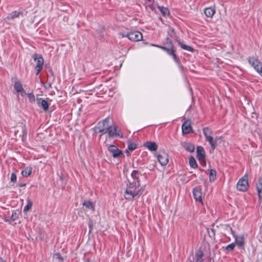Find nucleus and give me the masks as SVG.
I'll use <instances>...</instances> for the list:
<instances>
[{"label": "nucleus", "mask_w": 262, "mask_h": 262, "mask_svg": "<svg viewBox=\"0 0 262 262\" xmlns=\"http://www.w3.org/2000/svg\"><path fill=\"white\" fill-rule=\"evenodd\" d=\"M197 158L200 162H205V152L202 146H199L196 148Z\"/></svg>", "instance_id": "obj_11"}, {"label": "nucleus", "mask_w": 262, "mask_h": 262, "mask_svg": "<svg viewBox=\"0 0 262 262\" xmlns=\"http://www.w3.org/2000/svg\"><path fill=\"white\" fill-rule=\"evenodd\" d=\"M88 225H89V233H91L92 232V231L93 230V225H94V223H93V221L90 219L89 221V223H88Z\"/></svg>", "instance_id": "obj_43"}, {"label": "nucleus", "mask_w": 262, "mask_h": 262, "mask_svg": "<svg viewBox=\"0 0 262 262\" xmlns=\"http://www.w3.org/2000/svg\"><path fill=\"white\" fill-rule=\"evenodd\" d=\"M192 193L195 200L203 204L201 188L200 186L194 187L193 189Z\"/></svg>", "instance_id": "obj_9"}, {"label": "nucleus", "mask_w": 262, "mask_h": 262, "mask_svg": "<svg viewBox=\"0 0 262 262\" xmlns=\"http://www.w3.org/2000/svg\"><path fill=\"white\" fill-rule=\"evenodd\" d=\"M182 130L183 134H188L193 132L190 120H188L184 121L182 125Z\"/></svg>", "instance_id": "obj_10"}, {"label": "nucleus", "mask_w": 262, "mask_h": 262, "mask_svg": "<svg viewBox=\"0 0 262 262\" xmlns=\"http://www.w3.org/2000/svg\"><path fill=\"white\" fill-rule=\"evenodd\" d=\"M32 57L36 62V66L35 67L36 75H38L42 69L44 59L41 55L37 54H33Z\"/></svg>", "instance_id": "obj_2"}, {"label": "nucleus", "mask_w": 262, "mask_h": 262, "mask_svg": "<svg viewBox=\"0 0 262 262\" xmlns=\"http://www.w3.org/2000/svg\"><path fill=\"white\" fill-rule=\"evenodd\" d=\"M206 140L208 141L211 145L212 150H214L216 147L217 143L216 141L213 139V137H208V138H206Z\"/></svg>", "instance_id": "obj_25"}, {"label": "nucleus", "mask_w": 262, "mask_h": 262, "mask_svg": "<svg viewBox=\"0 0 262 262\" xmlns=\"http://www.w3.org/2000/svg\"><path fill=\"white\" fill-rule=\"evenodd\" d=\"M204 14L208 17H212L215 13V10L212 7L206 8L204 10Z\"/></svg>", "instance_id": "obj_20"}, {"label": "nucleus", "mask_w": 262, "mask_h": 262, "mask_svg": "<svg viewBox=\"0 0 262 262\" xmlns=\"http://www.w3.org/2000/svg\"><path fill=\"white\" fill-rule=\"evenodd\" d=\"M18 217V213L16 212H14L12 213L11 217L10 220L11 221H14L16 220H17Z\"/></svg>", "instance_id": "obj_39"}, {"label": "nucleus", "mask_w": 262, "mask_h": 262, "mask_svg": "<svg viewBox=\"0 0 262 262\" xmlns=\"http://www.w3.org/2000/svg\"><path fill=\"white\" fill-rule=\"evenodd\" d=\"M137 148L136 144L134 143H129L128 145V149L130 150H134Z\"/></svg>", "instance_id": "obj_41"}, {"label": "nucleus", "mask_w": 262, "mask_h": 262, "mask_svg": "<svg viewBox=\"0 0 262 262\" xmlns=\"http://www.w3.org/2000/svg\"><path fill=\"white\" fill-rule=\"evenodd\" d=\"M124 198L128 201L133 200L135 198V192L126 188L124 194Z\"/></svg>", "instance_id": "obj_18"}, {"label": "nucleus", "mask_w": 262, "mask_h": 262, "mask_svg": "<svg viewBox=\"0 0 262 262\" xmlns=\"http://www.w3.org/2000/svg\"><path fill=\"white\" fill-rule=\"evenodd\" d=\"M96 128L98 129V133H100V136L101 137L103 135L107 133L108 129V125H106V126H104V127L102 125H98V126L96 127Z\"/></svg>", "instance_id": "obj_23"}, {"label": "nucleus", "mask_w": 262, "mask_h": 262, "mask_svg": "<svg viewBox=\"0 0 262 262\" xmlns=\"http://www.w3.org/2000/svg\"><path fill=\"white\" fill-rule=\"evenodd\" d=\"M28 97L31 100V99H33V101H35V96L33 94H28Z\"/></svg>", "instance_id": "obj_46"}, {"label": "nucleus", "mask_w": 262, "mask_h": 262, "mask_svg": "<svg viewBox=\"0 0 262 262\" xmlns=\"http://www.w3.org/2000/svg\"><path fill=\"white\" fill-rule=\"evenodd\" d=\"M158 8L164 17L168 16L170 13L169 10L167 8L164 7L163 6H159Z\"/></svg>", "instance_id": "obj_29"}, {"label": "nucleus", "mask_w": 262, "mask_h": 262, "mask_svg": "<svg viewBox=\"0 0 262 262\" xmlns=\"http://www.w3.org/2000/svg\"><path fill=\"white\" fill-rule=\"evenodd\" d=\"M139 171L136 170H134L131 173L132 177L134 179V181H139V178L138 177Z\"/></svg>", "instance_id": "obj_34"}, {"label": "nucleus", "mask_w": 262, "mask_h": 262, "mask_svg": "<svg viewBox=\"0 0 262 262\" xmlns=\"http://www.w3.org/2000/svg\"><path fill=\"white\" fill-rule=\"evenodd\" d=\"M26 185L25 183H20L18 184V186L20 187H25Z\"/></svg>", "instance_id": "obj_48"}, {"label": "nucleus", "mask_w": 262, "mask_h": 262, "mask_svg": "<svg viewBox=\"0 0 262 262\" xmlns=\"http://www.w3.org/2000/svg\"><path fill=\"white\" fill-rule=\"evenodd\" d=\"M85 262H91V261H90V259L88 258L85 260Z\"/></svg>", "instance_id": "obj_50"}, {"label": "nucleus", "mask_w": 262, "mask_h": 262, "mask_svg": "<svg viewBox=\"0 0 262 262\" xmlns=\"http://www.w3.org/2000/svg\"><path fill=\"white\" fill-rule=\"evenodd\" d=\"M107 133L108 136L110 138H113L114 137L122 138L123 137V134L121 132L120 130H118V126L116 124H114L113 125H108Z\"/></svg>", "instance_id": "obj_1"}, {"label": "nucleus", "mask_w": 262, "mask_h": 262, "mask_svg": "<svg viewBox=\"0 0 262 262\" xmlns=\"http://www.w3.org/2000/svg\"><path fill=\"white\" fill-rule=\"evenodd\" d=\"M144 146L151 151H156L158 148V145L155 142H146Z\"/></svg>", "instance_id": "obj_17"}, {"label": "nucleus", "mask_w": 262, "mask_h": 262, "mask_svg": "<svg viewBox=\"0 0 262 262\" xmlns=\"http://www.w3.org/2000/svg\"><path fill=\"white\" fill-rule=\"evenodd\" d=\"M143 189L141 188L139 190H138L136 192L135 191V198H139L143 193Z\"/></svg>", "instance_id": "obj_42"}, {"label": "nucleus", "mask_w": 262, "mask_h": 262, "mask_svg": "<svg viewBox=\"0 0 262 262\" xmlns=\"http://www.w3.org/2000/svg\"><path fill=\"white\" fill-rule=\"evenodd\" d=\"M37 103L39 106H41L43 110L47 111L49 109V103L46 100L42 98L37 99Z\"/></svg>", "instance_id": "obj_14"}, {"label": "nucleus", "mask_w": 262, "mask_h": 262, "mask_svg": "<svg viewBox=\"0 0 262 262\" xmlns=\"http://www.w3.org/2000/svg\"><path fill=\"white\" fill-rule=\"evenodd\" d=\"M139 185V181H134L133 182L129 184L127 189L135 192L137 187H138Z\"/></svg>", "instance_id": "obj_27"}, {"label": "nucleus", "mask_w": 262, "mask_h": 262, "mask_svg": "<svg viewBox=\"0 0 262 262\" xmlns=\"http://www.w3.org/2000/svg\"><path fill=\"white\" fill-rule=\"evenodd\" d=\"M56 256V258L60 259V260H62V258L60 255V254L59 253H57L55 254Z\"/></svg>", "instance_id": "obj_47"}, {"label": "nucleus", "mask_w": 262, "mask_h": 262, "mask_svg": "<svg viewBox=\"0 0 262 262\" xmlns=\"http://www.w3.org/2000/svg\"><path fill=\"white\" fill-rule=\"evenodd\" d=\"M216 174V172L214 169H210V172H209V181L210 182L213 181L215 179Z\"/></svg>", "instance_id": "obj_32"}, {"label": "nucleus", "mask_w": 262, "mask_h": 262, "mask_svg": "<svg viewBox=\"0 0 262 262\" xmlns=\"http://www.w3.org/2000/svg\"><path fill=\"white\" fill-rule=\"evenodd\" d=\"M44 87L46 89H50L52 87V84L51 82H48L44 85Z\"/></svg>", "instance_id": "obj_45"}, {"label": "nucleus", "mask_w": 262, "mask_h": 262, "mask_svg": "<svg viewBox=\"0 0 262 262\" xmlns=\"http://www.w3.org/2000/svg\"><path fill=\"white\" fill-rule=\"evenodd\" d=\"M204 255L203 251L201 249L197 250L195 253V262H203V256Z\"/></svg>", "instance_id": "obj_21"}, {"label": "nucleus", "mask_w": 262, "mask_h": 262, "mask_svg": "<svg viewBox=\"0 0 262 262\" xmlns=\"http://www.w3.org/2000/svg\"><path fill=\"white\" fill-rule=\"evenodd\" d=\"M128 39L133 41H139L142 39V34L138 31L128 33L126 36Z\"/></svg>", "instance_id": "obj_7"}, {"label": "nucleus", "mask_w": 262, "mask_h": 262, "mask_svg": "<svg viewBox=\"0 0 262 262\" xmlns=\"http://www.w3.org/2000/svg\"><path fill=\"white\" fill-rule=\"evenodd\" d=\"M21 174L25 177H27L30 176L32 173L31 168H26L21 171Z\"/></svg>", "instance_id": "obj_31"}, {"label": "nucleus", "mask_w": 262, "mask_h": 262, "mask_svg": "<svg viewBox=\"0 0 262 262\" xmlns=\"http://www.w3.org/2000/svg\"><path fill=\"white\" fill-rule=\"evenodd\" d=\"M203 134L205 137V139L208 138V137L212 136V130L208 127H206L203 128Z\"/></svg>", "instance_id": "obj_28"}, {"label": "nucleus", "mask_w": 262, "mask_h": 262, "mask_svg": "<svg viewBox=\"0 0 262 262\" xmlns=\"http://www.w3.org/2000/svg\"><path fill=\"white\" fill-rule=\"evenodd\" d=\"M83 205L85 206L88 209L92 210L94 209V207L93 205V204L90 201H85L84 202H83Z\"/></svg>", "instance_id": "obj_36"}, {"label": "nucleus", "mask_w": 262, "mask_h": 262, "mask_svg": "<svg viewBox=\"0 0 262 262\" xmlns=\"http://www.w3.org/2000/svg\"><path fill=\"white\" fill-rule=\"evenodd\" d=\"M249 64L262 76V63L257 58L250 57L248 59Z\"/></svg>", "instance_id": "obj_3"}, {"label": "nucleus", "mask_w": 262, "mask_h": 262, "mask_svg": "<svg viewBox=\"0 0 262 262\" xmlns=\"http://www.w3.org/2000/svg\"><path fill=\"white\" fill-rule=\"evenodd\" d=\"M20 16H24V12L23 11H14L8 14L7 18L8 19H13L15 18L19 17Z\"/></svg>", "instance_id": "obj_15"}, {"label": "nucleus", "mask_w": 262, "mask_h": 262, "mask_svg": "<svg viewBox=\"0 0 262 262\" xmlns=\"http://www.w3.org/2000/svg\"><path fill=\"white\" fill-rule=\"evenodd\" d=\"M179 45L184 50H187L190 52H193L194 49L190 46H189L186 45H184L183 43H182L179 39L176 40Z\"/></svg>", "instance_id": "obj_26"}, {"label": "nucleus", "mask_w": 262, "mask_h": 262, "mask_svg": "<svg viewBox=\"0 0 262 262\" xmlns=\"http://www.w3.org/2000/svg\"><path fill=\"white\" fill-rule=\"evenodd\" d=\"M256 189L259 200H262V177H259L256 184Z\"/></svg>", "instance_id": "obj_16"}, {"label": "nucleus", "mask_w": 262, "mask_h": 262, "mask_svg": "<svg viewBox=\"0 0 262 262\" xmlns=\"http://www.w3.org/2000/svg\"><path fill=\"white\" fill-rule=\"evenodd\" d=\"M207 231L210 237H211V238H215V230L214 228L208 229Z\"/></svg>", "instance_id": "obj_35"}, {"label": "nucleus", "mask_w": 262, "mask_h": 262, "mask_svg": "<svg viewBox=\"0 0 262 262\" xmlns=\"http://www.w3.org/2000/svg\"><path fill=\"white\" fill-rule=\"evenodd\" d=\"M183 147L186 150L190 152H193L195 149L194 145L191 143L184 142L183 144Z\"/></svg>", "instance_id": "obj_22"}, {"label": "nucleus", "mask_w": 262, "mask_h": 262, "mask_svg": "<svg viewBox=\"0 0 262 262\" xmlns=\"http://www.w3.org/2000/svg\"><path fill=\"white\" fill-rule=\"evenodd\" d=\"M11 182L15 183L16 182L17 177L14 172H12L11 175Z\"/></svg>", "instance_id": "obj_44"}, {"label": "nucleus", "mask_w": 262, "mask_h": 262, "mask_svg": "<svg viewBox=\"0 0 262 262\" xmlns=\"http://www.w3.org/2000/svg\"><path fill=\"white\" fill-rule=\"evenodd\" d=\"M233 236L235 238V242L236 244H237V245L239 247H241L242 246H243L244 245V235H241L238 236V235L233 234Z\"/></svg>", "instance_id": "obj_19"}, {"label": "nucleus", "mask_w": 262, "mask_h": 262, "mask_svg": "<svg viewBox=\"0 0 262 262\" xmlns=\"http://www.w3.org/2000/svg\"><path fill=\"white\" fill-rule=\"evenodd\" d=\"M189 163L190 167L193 168H196L198 167L196 161L193 157L191 156L189 159Z\"/></svg>", "instance_id": "obj_30"}, {"label": "nucleus", "mask_w": 262, "mask_h": 262, "mask_svg": "<svg viewBox=\"0 0 262 262\" xmlns=\"http://www.w3.org/2000/svg\"><path fill=\"white\" fill-rule=\"evenodd\" d=\"M108 150L112 155L114 158H124V155L121 150H120L118 147L114 145H110L108 146Z\"/></svg>", "instance_id": "obj_6"}, {"label": "nucleus", "mask_w": 262, "mask_h": 262, "mask_svg": "<svg viewBox=\"0 0 262 262\" xmlns=\"http://www.w3.org/2000/svg\"><path fill=\"white\" fill-rule=\"evenodd\" d=\"M18 129L14 131V134L16 136L18 134L19 130L21 131V134H19V137H22V139H23L24 138H26L27 135V131L26 129V127L25 125L23 124H21L20 125L17 126Z\"/></svg>", "instance_id": "obj_12"}, {"label": "nucleus", "mask_w": 262, "mask_h": 262, "mask_svg": "<svg viewBox=\"0 0 262 262\" xmlns=\"http://www.w3.org/2000/svg\"><path fill=\"white\" fill-rule=\"evenodd\" d=\"M206 140L208 141L211 145L212 150H214L216 147L217 143L216 141L213 139V137H208V138H206Z\"/></svg>", "instance_id": "obj_24"}, {"label": "nucleus", "mask_w": 262, "mask_h": 262, "mask_svg": "<svg viewBox=\"0 0 262 262\" xmlns=\"http://www.w3.org/2000/svg\"><path fill=\"white\" fill-rule=\"evenodd\" d=\"M248 175L245 174L239 179L237 184V189L241 191H245L248 188Z\"/></svg>", "instance_id": "obj_4"}, {"label": "nucleus", "mask_w": 262, "mask_h": 262, "mask_svg": "<svg viewBox=\"0 0 262 262\" xmlns=\"http://www.w3.org/2000/svg\"><path fill=\"white\" fill-rule=\"evenodd\" d=\"M0 262H6L2 257H0Z\"/></svg>", "instance_id": "obj_49"}, {"label": "nucleus", "mask_w": 262, "mask_h": 262, "mask_svg": "<svg viewBox=\"0 0 262 262\" xmlns=\"http://www.w3.org/2000/svg\"><path fill=\"white\" fill-rule=\"evenodd\" d=\"M165 45H166V47H173L171 40L168 37H167L166 38Z\"/></svg>", "instance_id": "obj_40"}, {"label": "nucleus", "mask_w": 262, "mask_h": 262, "mask_svg": "<svg viewBox=\"0 0 262 262\" xmlns=\"http://www.w3.org/2000/svg\"><path fill=\"white\" fill-rule=\"evenodd\" d=\"M14 88L16 92L17 93H20L21 96H24L26 94L24 89L23 88L22 84L19 81H15Z\"/></svg>", "instance_id": "obj_13"}, {"label": "nucleus", "mask_w": 262, "mask_h": 262, "mask_svg": "<svg viewBox=\"0 0 262 262\" xmlns=\"http://www.w3.org/2000/svg\"><path fill=\"white\" fill-rule=\"evenodd\" d=\"M149 2H150L151 0H148Z\"/></svg>", "instance_id": "obj_51"}, {"label": "nucleus", "mask_w": 262, "mask_h": 262, "mask_svg": "<svg viewBox=\"0 0 262 262\" xmlns=\"http://www.w3.org/2000/svg\"><path fill=\"white\" fill-rule=\"evenodd\" d=\"M110 120V118L107 117L105 119H103L102 121L98 123V125H102L103 127L104 126H106V125H109L108 123Z\"/></svg>", "instance_id": "obj_37"}, {"label": "nucleus", "mask_w": 262, "mask_h": 262, "mask_svg": "<svg viewBox=\"0 0 262 262\" xmlns=\"http://www.w3.org/2000/svg\"><path fill=\"white\" fill-rule=\"evenodd\" d=\"M157 159L162 166H165L169 161V156L168 154L164 151L159 153L157 155Z\"/></svg>", "instance_id": "obj_8"}, {"label": "nucleus", "mask_w": 262, "mask_h": 262, "mask_svg": "<svg viewBox=\"0 0 262 262\" xmlns=\"http://www.w3.org/2000/svg\"><path fill=\"white\" fill-rule=\"evenodd\" d=\"M32 203L30 200H28V203L27 205H26L23 209V211L25 213H27L29 209L32 207Z\"/></svg>", "instance_id": "obj_33"}, {"label": "nucleus", "mask_w": 262, "mask_h": 262, "mask_svg": "<svg viewBox=\"0 0 262 262\" xmlns=\"http://www.w3.org/2000/svg\"><path fill=\"white\" fill-rule=\"evenodd\" d=\"M235 246V243H231V244H229L228 245H227L225 249H226V250H227L228 251H231L234 249Z\"/></svg>", "instance_id": "obj_38"}, {"label": "nucleus", "mask_w": 262, "mask_h": 262, "mask_svg": "<svg viewBox=\"0 0 262 262\" xmlns=\"http://www.w3.org/2000/svg\"><path fill=\"white\" fill-rule=\"evenodd\" d=\"M159 48H161L162 50L166 52L169 56L172 57L174 61L180 66V60L179 58L177 56L175 53V50H174V47H164V46H156Z\"/></svg>", "instance_id": "obj_5"}]
</instances>
